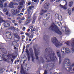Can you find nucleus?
I'll return each instance as SVG.
<instances>
[{
    "instance_id": "nucleus-40",
    "label": "nucleus",
    "mask_w": 74,
    "mask_h": 74,
    "mask_svg": "<svg viewBox=\"0 0 74 74\" xmlns=\"http://www.w3.org/2000/svg\"><path fill=\"white\" fill-rule=\"evenodd\" d=\"M14 30H16V31H18L19 30V29H18V28H16V27H15Z\"/></svg>"
},
{
    "instance_id": "nucleus-50",
    "label": "nucleus",
    "mask_w": 74,
    "mask_h": 74,
    "mask_svg": "<svg viewBox=\"0 0 74 74\" xmlns=\"http://www.w3.org/2000/svg\"><path fill=\"white\" fill-rule=\"evenodd\" d=\"M22 36V37H23L24 38H23V37H22V39H24V38H25V36L24 35H23V36Z\"/></svg>"
},
{
    "instance_id": "nucleus-28",
    "label": "nucleus",
    "mask_w": 74,
    "mask_h": 74,
    "mask_svg": "<svg viewBox=\"0 0 74 74\" xmlns=\"http://www.w3.org/2000/svg\"><path fill=\"white\" fill-rule=\"evenodd\" d=\"M31 55L32 58V62H34V57L33 56V55L32 54Z\"/></svg>"
},
{
    "instance_id": "nucleus-41",
    "label": "nucleus",
    "mask_w": 74,
    "mask_h": 74,
    "mask_svg": "<svg viewBox=\"0 0 74 74\" xmlns=\"http://www.w3.org/2000/svg\"><path fill=\"white\" fill-rule=\"evenodd\" d=\"M23 31H25V30H26V28L25 27H23Z\"/></svg>"
},
{
    "instance_id": "nucleus-16",
    "label": "nucleus",
    "mask_w": 74,
    "mask_h": 74,
    "mask_svg": "<svg viewBox=\"0 0 74 74\" xmlns=\"http://www.w3.org/2000/svg\"><path fill=\"white\" fill-rule=\"evenodd\" d=\"M28 12L27 14V16L28 17H27V19H30L31 18V14H30V10H29L28 11Z\"/></svg>"
},
{
    "instance_id": "nucleus-37",
    "label": "nucleus",
    "mask_w": 74,
    "mask_h": 74,
    "mask_svg": "<svg viewBox=\"0 0 74 74\" xmlns=\"http://www.w3.org/2000/svg\"><path fill=\"white\" fill-rule=\"evenodd\" d=\"M0 6L1 8H3V4L0 3Z\"/></svg>"
},
{
    "instance_id": "nucleus-51",
    "label": "nucleus",
    "mask_w": 74,
    "mask_h": 74,
    "mask_svg": "<svg viewBox=\"0 0 74 74\" xmlns=\"http://www.w3.org/2000/svg\"><path fill=\"white\" fill-rule=\"evenodd\" d=\"M28 8H29V10H32V7H31V6H29L28 7Z\"/></svg>"
},
{
    "instance_id": "nucleus-24",
    "label": "nucleus",
    "mask_w": 74,
    "mask_h": 74,
    "mask_svg": "<svg viewBox=\"0 0 74 74\" xmlns=\"http://www.w3.org/2000/svg\"><path fill=\"white\" fill-rule=\"evenodd\" d=\"M22 6L21 5L18 6L17 8L18 10H19V11H21V9H22Z\"/></svg>"
},
{
    "instance_id": "nucleus-63",
    "label": "nucleus",
    "mask_w": 74,
    "mask_h": 74,
    "mask_svg": "<svg viewBox=\"0 0 74 74\" xmlns=\"http://www.w3.org/2000/svg\"><path fill=\"white\" fill-rule=\"evenodd\" d=\"M29 47V45H27L26 47Z\"/></svg>"
},
{
    "instance_id": "nucleus-23",
    "label": "nucleus",
    "mask_w": 74,
    "mask_h": 74,
    "mask_svg": "<svg viewBox=\"0 0 74 74\" xmlns=\"http://www.w3.org/2000/svg\"><path fill=\"white\" fill-rule=\"evenodd\" d=\"M29 52L30 53L31 55H33V49L31 48L29 49Z\"/></svg>"
},
{
    "instance_id": "nucleus-4",
    "label": "nucleus",
    "mask_w": 74,
    "mask_h": 74,
    "mask_svg": "<svg viewBox=\"0 0 74 74\" xmlns=\"http://www.w3.org/2000/svg\"><path fill=\"white\" fill-rule=\"evenodd\" d=\"M3 22H4V26L5 27H10V23H7L4 20H3L2 18H0V24Z\"/></svg>"
},
{
    "instance_id": "nucleus-11",
    "label": "nucleus",
    "mask_w": 74,
    "mask_h": 74,
    "mask_svg": "<svg viewBox=\"0 0 74 74\" xmlns=\"http://www.w3.org/2000/svg\"><path fill=\"white\" fill-rule=\"evenodd\" d=\"M34 51L35 55L36 57V60H38V53L37 52V51H36V48H34Z\"/></svg>"
},
{
    "instance_id": "nucleus-47",
    "label": "nucleus",
    "mask_w": 74,
    "mask_h": 74,
    "mask_svg": "<svg viewBox=\"0 0 74 74\" xmlns=\"http://www.w3.org/2000/svg\"><path fill=\"white\" fill-rule=\"evenodd\" d=\"M25 35L26 36H29V33H25Z\"/></svg>"
},
{
    "instance_id": "nucleus-8",
    "label": "nucleus",
    "mask_w": 74,
    "mask_h": 74,
    "mask_svg": "<svg viewBox=\"0 0 74 74\" xmlns=\"http://www.w3.org/2000/svg\"><path fill=\"white\" fill-rule=\"evenodd\" d=\"M12 12L14 13V15H16L17 14H19V12H20L19 10L18 9H16L15 10L13 9L12 10Z\"/></svg>"
},
{
    "instance_id": "nucleus-20",
    "label": "nucleus",
    "mask_w": 74,
    "mask_h": 74,
    "mask_svg": "<svg viewBox=\"0 0 74 74\" xmlns=\"http://www.w3.org/2000/svg\"><path fill=\"white\" fill-rule=\"evenodd\" d=\"M15 37H16V38H17L18 40H17V41H19V40H21V37L18 35H15Z\"/></svg>"
},
{
    "instance_id": "nucleus-64",
    "label": "nucleus",
    "mask_w": 74,
    "mask_h": 74,
    "mask_svg": "<svg viewBox=\"0 0 74 74\" xmlns=\"http://www.w3.org/2000/svg\"><path fill=\"white\" fill-rule=\"evenodd\" d=\"M72 11H74V8H72Z\"/></svg>"
},
{
    "instance_id": "nucleus-31",
    "label": "nucleus",
    "mask_w": 74,
    "mask_h": 74,
    "mask_svg": "<svg viewBox=\"0 0 74 74\" xmlns=\"http://www.w3.org/2000/svg\"><path fill=\"white\" fill-rule=\"evenodd\" d=\"M29 38H33V34H31L30 36H29Z\"/></svg>"
},
{
    "instance_id": "nucleus-35",
    "label": "nucleus",
    "mask_w": 74,
    "mask_h": 74,
    "mask_svg": "<svg viewBox=\"0 0 74 74\" xmlns=\"http://www.w3.org/2000/svg\"><path fill=\"white\" fill-rule=\"evenodd\" d=\"M36 30V29L35 28H33L31 29V33H33V31H35Z\"/></svg>"
},
{
    "instance_id": "nucleus-6",
    "label": "nucleus",
    "mask_w": 74,
    "mask_h": 74,
    "mask_svg": "<svg viewBox=\"0 0 74 74\" xmlns=\"http://www.w3.org/2000/svg\"><path fill=\"white\" fill-rule=\"evenodd\" d=\"M50 4L48 2L45 3L44 5V7L45 9H48L49 8V5Z\"/></svg>"
},
{
    "instance_id": "nucleus-33",
    "label": "nucleus",
    "mask_w": 74,
    "mask_h": 74,
    "mask_svg": "<svg viewBox=\"0 0 74 74\" xmlns=\"http://www.w3.org/2000/svg\"><path fill=\"white\" fill-rule=\"evenodd\" d=\"M10 29H11V30H14L15 27H11L10 28Z\"/></svg>"
},
{
    "instance_id": "nucleus-45",
    "label": "nucleus",
    "mask_w": 74,
    "mask_h": 74,
    "mask_svg": "<svg viewBox=\"0 0 74 74\" xmlns=\"http://www.w3.org/2000/svg\"><path fill=\"white\" fill-rule=\"evenodd\" d=\"M33 26H30L29 27V28L30 29H33Z\"/></svg>"
},
{
    "instance_id": "nucleus-17",
    "label": "nucleus",
    "mask_w": 74,
    "mask_h": 74,
    "mask_svg": "<svg viewBox=\"0 0 74 74\" xmlns=\"http://www.w3.org/2000/svg\"><path fill=\"white\" fill-rule=\"evenodd\" d=\"M68 68V70L66 68H65V69L66 71H68V72H70V71H72V67L71 66H70V67H67Z\"/></svg>"
},
{
    "instance_id": "nucleus-38",
    "label": "nucleus",
    "mask_w": 74,
    "mask_h": 74,
    "mask_svg": "<svg viewBox=\"0 0 74 74\" xmlns=\"http://www.w3.org/2000/svg\"><path fill=\"white\" fill-rule=\"evenodd\" d=\"M4 71H3V69H2L0 70V73H3V72Z\"/></svg>"
},
{
    "instance_id": "nucleus-30",
    "label": "nucleus",
    "mask_w": 74,
    "mask_h": 74,
    "mask_svg": "<svg viewBox=\"0 0 74 74\" xmlns=\"http://www.w3.org/2000/svg\"><path fill=\"white\" fill-rule=\"evenodd\" d=\"M32 1L33 2L34 1L35 3L37 2L38 3V2H39V0H32Z\"/></svg>"
},
{
    "instance_id": "nucleus-3",
    "label": "nucleus",
    "mask_w": 74,
    "mask_h": 74,
    "mask_svg": "<svg viewBox=\"0 0 74 74\" xmlns=\"http://www.w3.org/2000/svg\"><path fill=\"white\" fill-rule=\"evenodd\" d=\"M51 41L54 44H55L56 47L58 48L59 46H61L62 45V44L60 43V42L58 41V39L56 38L53 37V38H51Z\"/></svg>"
},
{
    "instance_id": "nucleus-12",
    "label": "nucleus",
    "mask_w": 74,
    "mask_h": 74,
    "mask_svg": "<svg viewBox=\"0 0 74 74\" xmlns=\"http://www.w3.org/2000/svg\"><path fill=\"white\" fill-rule=\"evenodd\" d=\"M64 1H65V4L64 5H61L60 7L61 8H62L64 10H66L67 9V8L66 7V6L67 5V1L66 0H64Z\"/></svg>"
},
{
    "instance_id": "nucleus-9",
    "label": "nucleus",
    "mask_w": 74,
    "mask_h": 74,
    "mask_svg": "<svg viewBox=\"0 0 74 74\" xmlns=\"http://www.w3.org/2000/svg\"><path fill=\"white\" fill-rule=\"evenodd\" d=\"M59 52H57V55L59 58V64H60L62 62V57H61V56H60V54H59Z\"/></svg>"
},
{
    "instance_id": "nucleus-58",
    "label": "nucleus",
    "mask_w": 74,
    "mask_h": 74,
    "mask_svg": "<svg viewBox=\"0 0 74 74\" xmlns=\"http://www.w3.org/2000/svg\"><path fill=\"white\" fill-rule=\"evenodd\" d=\"M30 29H28L27 30V32H30Z\"/></svg>"
},
{
    "instance_id": "nucleus-29",
    "label": "nucleus",
    "mask_w": 74,
    "mask_h": 74,
    "mask_svg": "<svg viewBox=\"0 0 74 74\" xmlns=\"http://www.w3.org/2000/svg\"><path fill=\"white\" fill-rule=\"evenodd\" d=\"M68 13L69 14L70 16H71V11L69 10H68Z\"/></svg>"
},
{
    "instance_id": "nucleus-34",
    "label": "nucleus",
    "mask_w": 74,
    "mask_h": 74,
    "mask_svg": "<svg viewBox=\"0 0 74 74\" xmlns=\"http://www.w3.org/2000/svg\"><path fill=\"white\" fill-rule=\"evenodd\" d=\"M66 32L67 33V34H69V33H70V30H66Z\"/></svg>"
},
{
    "instance_id": "nucleus-27",
    "label": "nucleus",
    "mask_w": 74,
    "mask_h": 74,
    "mask_svg": "<svg viewBox=\"0 0 74 74\" xmlns=\"http://www.w3.org/2000/svg\"><path fill=\"white\" fill-rule=\"evenodd\" d=\"M23 3H24V1H22L21 2L19 3L20 5H23Z\"/></svg>"
},
{
    "instance_id": "nucleus-60",
    "label": "nucleus",
    "mask_w": 74,
    "mask_h": 74,
    "mask_svg": "<svg viewBox=\"0 0 74 74\" xmlns=\"http://www.w3.org/2000/svg\"><path fill=\"white\" fill-rule=\"evenodd\" d=\"M10 71L12 72V68H11L10 69Z\"/></svg>"
},
{
    "instance_id": "nucleus-5",
    "label": "nucleus",
    "mask_w": 74,
    "mask_h": 74,
    "mask_svg": "<svg viewBox=\"0 0 74 74\" xmlns=\"http://www.w3.org/2000/svg\"><path fill=\"white\" fill-rule=\"evenodd\" d=\"M10 5H9V7L11 8H14V5H18V4L16 3L11 2L10 3Z\"/></svg>"
},
{
    "instance_id": "nucleus-44",
    "label": "nucleus",
    "mask_w": 74,
    "mask_h": 74,
    "mask_svg": "<svg viewBox=\"0 0 74 74\" xmlns=\"http://www.w3.org/2000/svg\"><path fill=\"white\" fill-rule=\"evenodd\" d=\"M12 58H13V59H14L15 58V57H16V56H12Z\"/></svg>"
},
{
    "instance_id": "nucleus-15",
    "label": "nucleus",
    "mask_w": 74,
    "mask_h": 74,
    "mask_svg": "<svg viewBox=\"0 0 74 74\" xmlns=\"http://www.w3.org/2000/svg\"><path fill=\"white\" fill-rule=\"evenodd\" d=\"M26 52L27 54L28 60L29 61V60H30V56H29V50H26Z\"/></svg>"
},
{
    "instance_id": "nucleus-55",
    "label": "nucleus",
    "mask_w": 74,
    "mask_h": 74,
    "mask_svg": "<svg viewBox=\"0 0 74 74\" xmlns=\"http://www.w3.org/2000/svg\"><path fill=\"white\" fill-rule=\"evenodd\" d=\"M25 11V9L24 8H23L22 9V12H24Z\"/></svg>"
},
{
    "instance_id": "nucleus-14",
    "label": "nucleus",
    "mask_w": 74,
    "mask_h": 74,
    "mask_svg": "<svg viewBox=\"0 0 74 74\" xmlns=\"http://www.w3.org/2000/svg\"><path fill=\"white\" fill-rule=\"evenodd\" d=\"M6 35L8 38H10V37L11 36V33L10 32H7L6 33Z\"/></svg>"
},
{
    "instance_id": "nucleus-59",
    "label": "nucleus",
    "mask_w": 74,
    "mask_h": 74,
    "mask_svg": "<svg viewBox=\"0 0 74 74\" xmlns=\"http://www.w3.org/2000/svg\"><path fill=\"white\" fill-rule=\"evenodd\" d=\"M30 4H31V3L30 2H29L28 3V5H30Z\"/></svg>"
},
{
    "instance_id": "nucleus-7",
    "label": "nucleus",
    "mask_w": 74,
    "mask_h": 74,
    "mask_svg": "<svg viewBox=\"0 0 74 74\" xmlns=\"http://www.w3.org/2000/svg\"><path fill=\"white\" fill-rule=\"evenodd\" d=\"M65 63H67V61H68V62L66 64V65L67 66H70L71 65H70L71 63H70V60L68 58H65L64 60Z\"/></svg>"
},
{
    "instance_id": "nucleus-49",
    "label": "nucleus",
    "mask_w": 74,
    "mask_h": 74,
    "mask_svg": "<svg viewBox=\"0 0 74 74\" xmlns=\"http://www.w3.org/2000/svg\"><path fill=\"white\" fill-rule=\"evenodd\" d=\"M6 15H8V11L6 12Z\"/></svg>"
},
{
    "instance_id": "nucleus-26",
    "label": "nucleus",
    "mask_w": 74,
    "mask_h": 74,
    "mask_svg": "<svg viewBox=\"0 0 74 74\" xmlns=\"http://www.w3.org/2000/svg\"><path fill=\"white\" fill-rule=\"evenodd\" d=\"M35 15H36V14H34L33 15V20L36 21V16H35Z\"/></svg>"
},
{
    "instance_id": "nucleus-22",
    "label": "nucleus",
    "mask_w": 74,
    "mask_h": 74,
    "mask_svg": "<svg viewBox=\"0 0 74 74\" xmlns=\"http://www.w3.org/2000/svg\"><path fill=\"white\" fill-rule=\"evenodd\" d=\"M65 52L66 53H69L70 52V51L69 50V48H66L65 49Z\"/></svg>"
},
{
    "instance_id": "nucleus-13",
    "label": "nucleus",
    "mask_w": 74,
    "mask_h": 74,
    "mask_svg": "<svg viewBox=\"0 0 74 74\" xmlns=\"http://www.w3.org/2000/svg\"><path fill=\"white\" fill-rule=\"evenodd\" d=\"M47 11V10H45L42 9H41V10L40 12V15H43L44 13L46 12Z\"/></svg>"
},
{
    "instance_id": "nucleus-2",
    "label": "nucleus",
    "mask_w": 74,
    "mask_h": 74,
    "mask_svg": "<svg viewBox=\"0 0 74 74\" xmlns=\"http://www.w3.org/2000/svg\"><path fill=\"white\" fill-rule=\"evenodd\" d=\"M49 29L50 30H51L53 31H54L56 33H58L60 35H62V32L60 31V30L58 28V27L56 26H54L53 25H51L49 27Z\"/></svg>"
},
{
    "instance_id": "nucleus-19",
    "label": "nucleus",
    "mask_w": 74,
    "mask_h": 74,
    "mask_svg": "<svg viewBox=\"0 0 74 74\" xmlns=\"http://www.w3.org/2000/svg\"><path fill=\"white\" fill-rule=\"evenodd\" d=\"M30 21H31V19H27L26 22H28L27 23H26L25 24V25H27L29 23H30Z\"/></svg>"
},
{
    "instance_id": "nucleus-43",
    "label": "nucleus",
    "mask_w": 74,
    "mask_h": 74,
    "mask_svg": "<svg viewBox=\"0 0 74 74\" xmlns=\"http://www.w3.org/2000/svg\"><path fill=\"white\" fill-rule=\"evenodd\" d=\"M7 5V3H5L4 5V7H6Z\"/></svg>"
},
{
    "instance_id": "nucleus-25",
    "label": "nucleus",
    "mask_w": 74,
    "mask_h": 74,
    "mask_svg": "<svg viewBox=\"0 0 74 74\" xmlns=\"http://www.w3.org/2000/svg\"><path fill=\"white\" fill-rule=\"evenodd\" d=\"M2 52H3V53H7V51H6L4 49H2Z\"/></svg>"
},
{
    "instance_id": "nucleus-21",
    "label": "nucleus",
    "mask_w": 74,
    "mask_h": 74,
    "mask_svg": "<svg viewBox=\"0 0 74 74\" xmlns=\"http://www.w3.org/2000/svg\"><path fill=\"white\" fill-rule=\"evenodd\" d=\"M73 1H71L69 2V7H72V5H73Z\"/></svg>"
},
{
    "instance_id": "nucleus-54",
    "label": "nucleus",
    "mask_w": 74,
    "mask_h": 74,
    "mask_svg": "<svg viewBox=\"0 0 74 74\" xmlns=\"http://www.w3.org/2000/svg\"><path fill=\"white\" fill-rule=\"evenodd\" d=\"M17 16H21V14H18L17 15Z\"/></svg>"
},
{
    "instance_id": "nucleus-57",
    "label": "nucleus",
    "mask_w": 74,
    "mask_h": 74,
    "mask_svg": "<svg viewBox=\"0 0 74 74\" xmlns=\"http://www.w3.org/2000/svg\"><path fill=\"white\" fill-rule=\"evenodd\" d=\"M11 62H12V63H13V59H11Z\"/></svg>"
},
{
    "instance_id": "nucleus-52",
    "label": "nucleus",
    "mask_w": 74,
    "mask_h": 74,
    "mask_svg": "<svg viewBox=\"0 0 74 74\" xmlns=\"http://www.w3.org/2000/svg\"><path fill=\"white\" fill-rule=\"evenodd\" d=\"M51 2H53V1H55V0H50Z\"/></svg>"
},
{
    "instance_id": "nucleus-61",
    "label": "nucleus",
    "mask_w": 74,
    "mask_h": 74,
    "mask_svg": "<svg viewBox=\"0 0 74 74\" xmlns=\"http://www.w3.org/2000/svg\"><path fill=\"white\" fill-rule=\"evenodd\" d=\"M29 8H27V10L28 11H30V10H29Z\"/></svg>"
},
{
    "instance_id": "nucleus-39",
    "label": "nucleus",
    "mask_w": 74,
    "mask_h": 74,
    "mask_svg": "<svg viewBox=\"0 0 74 74\" xmlns=\"http://www.w3.org/2000/svg\"><path fill=\"white\" fill-rule=\"evenodd\" d=\"M3 11L5 12H7V9H3Z\"/></svg>"
},
{
    "instance_id": "nucleus-36",
    "label": "nucleus",
    "mask_w": 74,
    "mask_h": 74,
    "mask_svg": "<svg viewBox=\"0 0 74 74\" xmlns=\"http://www.w3.org/2000/svg\"><path fill=\"white\" fill-rule=\"evenodd\" d=\"M16 42H12V45H15L16 44H15V43Z\"/></svg>"
},
{
    "instance_id": "nucleus-1",
    "label": "nucleus",
    "mask_w": 74,
    "mask_h": 74,
    "mask_svg": "<svg viewBox=\"0 0 74 74\" xmlns=\"http://www.w3.org/2000/svg\"><path fill=\"white\" fill-rule=\"evenodd\" d=\"M45 53H48V55H44L46 59L47 60H48V58H47L48 57L50 59L51 61H55V58L56 59H57L55 53H54L53 51H51V49L50 48H47L45 50Z\"/></svg>"
},
{
    "instance_id": "nucleus-42",
    "label": "nucleus",
    "mask_w": 74,
    "mask_h": 74,
    "mask_svg": "<svg viewBox=\"0 0 74 74\" xmlns=\"http://www.w3.org/2000/svg\"><path fill=\"white\" fill-rule=\"evenodd\" d=\"M36 22V20H33L32 23L33 24H34V23H35V22Z\"/></svg>"
},
{
    "instance_id": "nucleus-62",
    "label": "nucleus",
    "mask_w": 74,
    "mask_h": 74,
    "mask_svg": "<svg viewBox=\"0 0 74 74\" xmlns=\"http://www.w3.org/2000/svg\"><path fill=\"white\" fill-rule=\"evenodd\" d=\"M47 37V35H45L44 36V38H45V37Z\"/></svg>"
},
{
    "instance_id": "nucleus-32",
    "label": "nucleus",
    "mask_w": 74,
    "mask_h": 74,
    "mask_svg": "<svg viewBox=\"0 0 74 74\" xmlns=\"http://www.w3.org/2000/svg\"><path fill=\"white\" fill-rule=\"evenodd\" d=\"M65 43L67 45H68V46H70V44L69 41L66 42Z\"/></svg>"
},
{
    "instance_id": "nucleus-48",
    "label": "nucleus",
    "mask_w": 74,
    "mask_h": 74,
    "mask_svg": "<svg viewBox=\"0 0 74 74\" xmlns=\"http://www.w3.org/2000/svg\"><path fill=\"white\" fill-rule=\"evenodd\" d=\"M7 56L8 58H9L10 57V54H9L8 55H7Z\"/></svg>"
},
{
    "instance_id": "nucleus-46",
    "label": "nucleus",
    "mask_w": 74,
    "mask_h": 74,
    "mask_svg": "<svg viewBox=\"0 0 74 74\" xmlns=\"http://www.w3.org/2000/svg\"><path fill=\"white\" fill-rule=\"evenodd\" d=\"M12 22L13 23H15V21L14 20H12Z\"/></svg>"
},
{
    "instance_id": "nucleus-10",
    "label": "nucleus",
    "mask_w": 74,
    "mask_h": 74,
    "mask_svg": "<svg viewBox=\"0 0 74 74\" xmlns=\"http://www.w3.org/2000/svg\"><path fill=\"white\" fill-rule=\"evenodd\" d=\"M55 18H58L59 21H62V16H59V15L57 14L55 15Z\"/></svg>"
},
{
    "instance_id": "nucleus-56",
    "label": "nucleus",
    "mask_w": 74,
    "mask_h": 74,
    "mask_svg": "<svg viewBox=\"0 0 74 74\" xmlns=\"http://www.w3.org/2000/svg\"><path fill=\"white\" fill-rule=\"evenodd\" d=\"M14 49H17V48H16V47H15V46H14Z\"/></svg>"
},
{
    "instance_id": "nucleus-18",
    "label": "nucleus",
    "mask_w": 74,
    "mask_h": 74,
    "mask_svg": "<svg viewBox=\"0 0 74 74\" xmlns=\"http://www.w3.org/2000/svg\"><path fill=\"white\" fill-rule=\"evenodd\" d=\"M45 16L47 18V19H48L50 18V17H51V14L49 13H48L46 14Z\"/></svg>"
},
{
    "instance_id": "nucleus-53",
    "label": "nucleus",
    "mask_w": 74,
    "mask_h": 74,
    "mask_svg": "<svg viewBox=\"0 0 74 74\" xmlns=\"http://www.w3.org/2000/svg\"><path fill=\"white\" fill-rule=\"evenodd\" d=\"M25 46H23V51H24V50H25Z\"/></svg>"
}]
</instances>
